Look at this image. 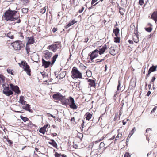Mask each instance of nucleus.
I'll return each mask as SVG.
<instances>
[{"instance_id":"obj_1","label":"nucleus","mask_w":157,"mask_h":157,"mask_svg":"<svg viewBox=\"0 0 157 157\" xmlns=\"http://www.w3.org/2000/svg\"><path fill=\"white\" fill-rule=\"evenodd\" d=\"M5 20L15 21L17 20L16 23H20L21 22L19 13L17 11L12 10L10 9L6 11L3 15Z\"/></svg>"},{"instance_id":"obj_61","label":"nucleus","mask_w":157,"mask_h":157,"mask_svg":"<svg viewBox=\"0 0 157 157\" xmlns=\"http://www.w3.org/2000/svg\"><path fill=\"white\" fill-rule=\"evenodd\" d=\"M58 30V29H57V28H54L53 29H52V32H53V33H55L56 31L57 30Z\"/></svg>"},{"instance_id":"obj_31","label":"nucleus","mask_w":157,"mask_h":157,"mask_svg":"<svg viewBox=\"0 0 157 157\" xmlns=\"http://www.w3.org/2000/svg\"><path fill=\"white\" fill-rule=\"evenodd\" d=\"M58 54L56 53L52 58L51 65H53L58 56Z\"/></svg>"},{"instance_id":"obj_15","label":"nucleus","mask_w":157,"mask_h":157,"mask_svg":"<svg viewBox=\"0 0 157 157\" xmlns=\"http://www.w3.org/2000/svg\"><path fill=\"white\" fill-rule=\"evenodd\" d=\"M157 68V65H156L155 66L154 65H152L149 69L148 74L146 76V79H147V76L148 77H149L150 76V73L152 72L155 71H156V69Z\"/></svg>"},{"instance_id":"obj_19","label":"nucleus","mask_w":157,"mask_h":157,"mask_svg":"<svg viewBox=\"0 0 157 157\" xmlns=\"http://www.w3.org/2000/svg\"><path fill=\"white\" fill-rule=\"evenodd\" d=\"M93 115V113L92 112H87L85 115V117L86 120L89 121L92 118Z\"/></svg>"},{"instance_id":"obj_52","label":"nucleus","mask_w":157,"mask_h":157,"mask_svg":"<svg viewBox=\"0 0 157 157\" xmlns=\"http://www.w3.org/2000/svg\"><path fill=\"white\" fill-rule=\"evenodd\" d=\"M22 1L24 5H25L29 2V0H22Z\"/></svg>"},{"instance_id":"obj_20","label":"nucleus","mask_w":157,"mask_h":157,"mask_svg":"<svg viewBox=\"0 0 157 157\" xmlns=\"http://www.w3.org/2000/svg\"><path fill=\"white\" fill-rule=\"evenodd\" d=\"M49 140L50 141L48 143L50 144L53 146L54 148H57L58 147L57 144L55 141L53 139H50Z\"/></svg>"},{"instance_id":"obj_59","label":"nucleus","mask_w":157,"mask_h":157,"mask_svg":"<svg viewBox=\"0 0 157 157\" xmlns=\"http://www.w3.org/2000/svg\"><path fill=\"white\" fill-rule=\"evenodd\" d=\"M106 135L105 137H104V136H103L101 139H99V140H98V141H96V142L97 143V142H98L102 140H103L104 139V138H105V137H106Z\"/></svg>"},{"instance_id":"obj_63","label":"nucleus","mask_w":157,"mask_h":157,"mask_svg":"<svg viewBox=\"0 0 157 157\" xmlns=\"http://www.w3.org/2000/svg\"><path fill=\"white\" fill-rule=\"evenodd\" d=\"M114 138L115 139V135L113 136L111 138H110L109 139V140H113Z\"/></svg>"},{"instance_id":"obj_4","label":"nucleus","mask_w":157,"mask_h":157,"mask_svg":"<svg viewBox=\"0 0 157 157\" xmlns=\"http://www.w3.org/2000/svg\"><path fill=\"white\" fill-rule=\"evenodd\" d=\"M11 45L15 50H19L23 48V44L20 40H17L11 43Z\"/></svg>"},{"instance_id":"obj_3","label":"nucleus","mask_w":157,"mask_h":157,"mask_svg":"<svg viewBox=\"0 0 157 157\" xmlns=\"http://www.w3.org/2000/svg\"><path fill=\"white\" fill-rule=\"evenodd\" d=\"M61 42H55L52 45L48 46L47 49L55 52L58 49L61 48Z\"/></svg>"},{"instance_id":"obj_16","label":"nucleus","mask_w":157,"mask_h":157,"mask_svg":"<svg viewBox=\"0 0 157 157\" xmlns=\"http://www.w3.org/2000/svg\"><path fill=\"white\" fill-rule=\"evenodd\" d=\"M117 135L115 139L114 142H115L117 140L121 139L122 136L123 132L121 131V129H118L117 130Z\"/></svg>"},{"instance_id":"obj_34","label":"nucleus","mask_w":157,"mask_h":157,"mask_svg":"<svg viewBox=\"0 0 157 157\" xmlns=\"http://www.w3.org/2000/svg\"><path fill=\"white\" fill-rule=\"evenodd\" d=\"M6 71L8 73L11 74L12 75H14V71L13 69H11L9 68H7L6 69Z\"/></svg>"},{"instance_id":"obj_49","label":"nucleus","mask_w":157,"mask_h":157,"mask_svg":"<svg viewBox=\"0 0 157 157\" xmlns=\"http://www.w3.org/2000/svg\"><path fill=\"white\" fill-rule=\"evenodd\" d=\"M155 34L154 33H151L147 36L148 39H150L152 37L155 36Z\"/></svg>"},{"instance_id":"obj_64","label":"nucleus","mask_w":157,"mask_h":157,"mask_svg":"<svg viewBox=\"0 0 157 157\" xmlns=\"http://www.w3.org/2000/svg\"><path fill=\"white\" fill-rule=\"evenodd\" d=\"M21 37H22L23 38H24V36H23V33L22 32H21L19 33Z\"/></svg>"},{"instance_id":"obj_37","label":"nucleus","mask_w":157,"mask_h":157,"mask_svg":"<svg viewBox=\"0 0 157 157\" xmlns=\"http://www.w3.org/2000/svg\"><path fill=\"white\" fill-rule=\"evenodd\" d=\"M114 41L116 43H118L120 42V37H119L118 36H116L114 38Z\"/></svg>"},{"instance_id":"obj_54","label":"nucleus","mask_w":157,"mask_h":157,"mask_svg":"<svg viewBox=\"0 0 157 157\" xmlns=\"http://www.w3.org/2000/svg\"><path fill=\"white\" fill-rule=\"evenodd\" d=\"M124 157H131V155L128 152H126L124 154Z\"/></svg>"},{"instance_id":"obj_58","label":"nucleus","mask_w":157,"mask_h":157,"mask_svg":"<svg viewBox=\"0 0 157 157\" xmlns=\"http://www.w3.org/2000/svg\"><path fill=\"white\" fill-rule=\"evenodd\" d=\"M131 136V135L129 134L126 140V142H128L129 141V139L130 138V137Z\"/></svg>"},{"instance_id":"obj_62","label":"nucleus","mask_w":157,"mask_h":157,"mask_svg":"<svg viewBox=\"0 0 157 157\" xmlns=\"http://www.w3.org/2000/svg\"><path fill=\"white\" fill-rule=\"evenodd\" d=\"M89 40V39L88 37L85 38L84 39V42L87 43L88 41Z\"/></svg>"},{"instance_id":"obj_50","label":"nucleus","mask_w":157,"mask_h":157,"mask_svg":"<svg viewBox=\"0 0 157 157\" xmlns=\"http://www.w3.org/2000/svg\"><path fill=\"white\" fill-rule=\"evenodd\" d=\"M105 59H103L101 60H100L99 59H97L96 60V63H97L98 64L99 63L104 61V60Z\"/></svg>"},{"instance_id":"obj_5","label":"nucleus","mask_w":157,"mask_h":157,"mask_svg":"<svg viewBox=\"0 0 157 157\" xmlns=\"http://www.w3.org/2000/svg\"><path fill=\"white\" fill-rule=\"evenodd\" d=\"M98 56V49H96L90 52L89 54V59L92 62H93L94 59Z\"/></svg>"},{"instance_id":"obj_42","label":"nucleus","mask_w":157,"mask_h":157,"mask_svg":"<svg viewBox=\"0 0 157 157\" xmlns=\"http://www.w3.org/2000/svg\"><path fill=\"white\" fill-rule=\"evenodd\" d=\"M46 7H44L43 8L40 9V13L42 14L44 13L46 11Z\"/></svg>"},{"instance_id":"obj_28","label":"nucleus","mask_w":157,"mask_h":157,"mask_svg":"<svg viewBox=\"0 0 157 157\" xmlns=\"http://www.w3.org/2000/svg\"><path fill=\"white\" fill-rule=\"evenodd\" d=\"M6 77L2 74H0V85L5 83Z\"/></svg>"},{"instance_id":"obj_2","label":"nucleus","mask_w":157,"mask_h":157,"mask_svg":"<svg viewBox=\"0 0 157 157\" xmlns=\"http://www.w3.org/2000/svg\"><path fill=\"white\" fill-rule=\"evenodd\" d=\"M71 75L74 79H82V73L78 70L75 67H74L73 68L71 72Z\"/></svg>"},{"instance_id":"obj_18","label":"nucleus","mask_w":157,"mask_h":157,"mask_svg":"<svg viewBox=\"0 0 157 157\" xmlns=\"http://www.w3.org/2000/svg\"><path fill=\"white\" fill-rule=\"evenodd\" d=\"M42 61L43 66L45 68H47L51 64L50 61H46L43 59H42Z\"/></svg>"},{"instance_id":"obj_57","label":"nucleus","mask_w":157,"mask_h":157,"mask_svg":"<svg viewBox=\"0 0 157 157\" xmlns=\"http://www.w3.org/2000/svg\"><path fill=\"white\" fill-rule=\"evenodd\" d=\"M71 26V23H70V22H69V23L67 24V25H66V26H65L64 27L66 29H67L68 27H70Z\"/></svg>"},{"instance_id":"obj_14","label":"nucleus","mask_w":157,"mask_h":157,"mask_svg":"<svg viewBox=\"0 0 157 157\" xmlns=\"http://www.w3.org/2000/svg\"><path fill=\"white\" fill-rule=\"evenodd\" d=\"M62 103V105H68L69 102V97L68 99H67L65 98V96H63L62 98L61 99L60 101Z\"/></svg>"},{"instance_id":"obj_17","label":"nucleus","mask_w":157,"mask_h":157,"mask_svg":"<svg viewBox=\"0 0 157 157\" xmlns=\"http://www.w3.org/2000/svg\"><path fill=\"white\" fill-rule=\"evenodd\" d=\"M23 70L29 76L31 75V69L29 65H26Z\"/></svg>"},{"instance_id":"obj_43","label":"nucleus","mask_w":157,"mask_h":157,"mask_svg":"<svg viewBox=\"0 0 157 157\" xmlns=\"http://www.w3.org/2000/svg\"><path fill=\"white\" fill-rule=\"evenodd\" d=\"M7 141L8 142V144L9 145L11 146H12V144H13V142L11 140H10L8 137V136H7Z\"/></svg>"},{"instance_id":"obj_6","label":"nucleus","mask_w":157,"mask_h":157,"mask_svg":"<svg viewBox=\"0 0 157 157\" xmlns=\"http://www.w3.org/2000/svg\"><path fill=\"white\" fill-rule=\"evenodd\" d=\"M109 43L107 42L103 46L99 49H98V53L100 55L104 54L105 52H107L106 51L109 48Z\"/></svg>"},{"instance_id":"obj_51","label":"nucleus","mask_w":157,"mask_h":157,"mask_svg":"<svg viewBox=\"0 0 157 157\" xmlns=\"http://www.w3.org/2000/svg\"><path fill=\"white\" fill-rule=\"evenodd\" d=\"M144 0H139V4L140 6H142L144 3Z\"/></svg>"},{"instance_id":"obj_39","label":"nucleus","mask_w":157,"mask_h":157,"mask_svg":"<svg viewBox=\"0 0 157 157\" xmlns=\"http://www.w3.org/2000/svg\"><path fill=\"white\" fill-rule=\"evenodd\" d=\"M25 49L27 53L29 54L30 52V47L29 45L28 44H26Z\"/></svg>"},{"instance_id":"obj_35","label":"nucleus","mask_w":157,"mask_h":157,"mask_svg":"<svg viewBox=\"0 0 157 157\" xmlns=\"http://www.w3.org/2000/svg\"><path fill=\"white\" fill-rule=\"evenodd\" d=\"M55 157H67L66 155L64 154L61 155L59 154L57 152H56L55 154Z\"/></svg>"},{"instance_id":"obj_60","label":"nucleus","mask_w":157,"mask_h":157,"mask_svg":"<svg viewBox=\"0 0 157 157\" xmlns=\"http://www.w3.org/2000/svg\"><path fill=\"white\" fill-rule=\"evenodd\" d=\"M97 1H98V0H92L91 2V5H93L95 2H96Z\"/></svg>"},{"instance_id":"obj_30","label":"nucleus","mask_w":157,"mask_h":157,"mask_svg":"<svg viewBox=\"0 0 157 157\" xmlns=\"http://www.w3.org/2000/svg\"><path fill=\"white\" fill-rule=\"evenodd\" d=\"M119 29L117 27L116 28L113 29V32L116 36H119Z\"/></svg>"},{"instance_id":"obj_47","label":"nucleus","mask_w":157,"mask_h":157,"mask_svg":"<svg viewBox=\"0 0 157 157\" xmlns=\"http://www.w3.org/2000/svg\"><path fill=\"white\" fill-rule=\"evenodd\" d=\"M105 146V144L103 142H101L100 144L99 148L101 149V148L104 147Z\"/></svg>"},{"instance_id":"obj_33","label":"nucleus","mask_w":157,"mask_h":157,"mask_svg":"<svg viewBox=\"0 0 157 157\" xmlns=\"http://www.w3.org/2000/svg\"><path fill=\"white\" fill-rule=\"evenodd\" d=\"M7 36L12 39H13L14 38L13 33L11 32H10L7 34Z\"/></svg>"},{"instance_id":"obj_32","label":"nucleus","mask_w":157,"mask_h":157,"mask_svg":"<svg viewBox=\"0 0 157 157\" xmlns=\"http://www.w3.org/2000/svg\"><path fill=\"white\" fill-rule=\"evenodd\" d=\"M132 36L133 40L135 42L137 43L139 41V38L138 35L134 33V34Z\"/></svg>"},{"instance_id":"obj_23","label":"nucleus","mask_w":157,"mask_h":157,"mask_svg":"<svg viewBox=\"0 0 157 157\" xmlns=\"http://www.w3.org/2000/svg\"><path fill=\"white\" fill-rule=\"evenodd\" d=\"M147 26L148 27H145V30L148 32H151L152 30V25L150 23H148L147 24Z\"/></svg>"},{"instance_id":"obj_25","label":"nucleus","mask_w":157,"mask_h":157,"mask_svg":"<svg viewBox=\"0 0 157 157\" xmlns=\"http://www.w3.org/2000/svg\"><path fill=\"white\" fill-rule=\"evenodd\" d=\"M88 82H89V84L90 87H95L96 86L95 82L94 80L88 79Z\"/></svg>"},{"instance_id":"obj_11","label":"nucleus","mask_w":157,"mask_h":157,"mask_svg":"<svg viewBox=\"0 0 157 157\" xmlns=\"http://www.w3.org/2000/svg\"><path fill=\"white\" fill-rule=\"evenodd\" d=\"M49 127L50 125L48 124H47L44 125L43 127H41L39 130V131L40 133L44 135L45 134V132L47 131L46 130L47 129L49 128Z\"/></svg>"},{"instance_id":"obj_38","label":"nucleus","mask_w":157,"mask_h":157,"mask_svg":"<svg viewBox=\"0 0 157 157\" xmlns=\"http://www.w3.org/2000/svg\"><path fill=\"white\" fill-rule=\"evenodd\" d=\"M20 118L24 122H25L29 120V119L27 117H24L22 115L20 116Z\"/></svg>"},{"instance_id":"obj_45","label":"nucleus","mask_w":157,"mask_h":157,"mask_svg":"<svg viewBox=\"0 0 157 157\" xmlns=\"http://www.w3.org/2000/svg\"><path fill=\"white\" fill-rule=\"evenodd\" d=\"M121 84V81L120 80H119L118 82V86L117 88V91L119 90H120Z\"/></svg>"},{"instance_id":"obj_48","label":"nucleus","mask_w":157,"mask_h":157,"mask_svg":"<svg viewBox=\"0 0 157 157\" xmlns=\"http://www.w3.org/2000/svg\"><path fill=\"white\" fill-rule=\"evenodd\" d=\"M157 108V106H155L151 112V114H152L154 113Z\"/></svg>"},{"instance_id":"obj_29","label":"nucleus","mask_w":157,"mask_h":157,"mask_svg":"<svg viewBox=\"0 0 157 157\" xmlns=\"http://www.w3.org/2000/svg\"><path fill=\"white\" fill-rule=\"evenodd\" d=\"M30 105L29 104H25V106L22 107V108L26 111H29V112H31L32 111V109H30Z\"/></svg>"},{"instance_id":"obj_7","label":"nucleus","mask_w":157,"mask_h":157,"mask_svg":"<svg viewBox=\"0 0 157 157\" xmlns=\"http://www.w3.org/2000/svg\"><path fill=\"white\" fill-rule=\"evenodd\" d=\"M68 105L70 108L73 110L76 109L78 108V106L75 103L74 99L71 96L69 97Z\"/></svg>"},{"instance_id":"obj_55","label":"nucleus","mask_w":157,"mask_h":157,"mask_svg":"<svg viewBox=\"0 0 157 157\" xmlns=\"http://www.w3.org/2000/svg\"><path fill=\"white\" fill-rule=\"evenodd\" d=\"M155 79H156V78H155V76L153 77H152L151 80V81L150 82L151 83V82L153 83L154 82V81L155 80Z\"/></svg>"},{"instance_id":"obj_27","label":"nucleus","mask_w":157,"mask_h":157,"mask_svg":"<svg viewBox=\"0 0 157 157\" xmlns=\"http://www.w3.org/2000/svg\"><path fill=\"white\" fill-rule=\"evenodd\" d=\"M35 42L34 38L33 37H28V40L27 43L28 44H33Z\"/></svg>"},{"instance_id":"obj_13","label":"nucleus","mask_w":157,"mask_h":157,"mask_svg":"<svg viewBox=\"0 0 157 157\" xmlns=\"http://www.w3.org/2000/svg\"><path fill=\"white\" fill-rule=\"evenodd\" d=\"M63 96L59 93L54 94L52 96L53 98L55 100L59 101L62 98Z\"/></svg>"},{"instance_id":"obj_41","label":"nucleus","mask_w":157,"mask_h":157,"mask_svg":"<svg viewBox=\"0 0 157 157\" xmlns=\"http://www.w3.org/2000/svg\"><path fill=\"white\" fill-rule=\"evenodd\" d=\"M22 12L24 13H27L28 10V9L26 8H23L21 9Z\"/></svg>"},{"instance_id":"obj_40","label":"nucleus","mask_w":157,"mask_h":157,"mask_svg":"<svg viewBox=\"0 0 157 157\" xmlns=\"http://www.w3.org/2000/svg\"><path fill=\"white\" fill-rule=\"evenodd\" d=\"M70 121L72 124L74 125H75L76 124V123L75 121V118L74 117L71 118L70 120Z\"/></svg>"},{"instance_id":"obj_21","label":"nucleus","mask_w":157,"mask_h":157,"mask_svg":"<svg viewBox=\"0 0 157 157\" xmlns=\"http://www.w3.org/2000/svg\"><path fill=\"white\" fill-rule=\"evenodd\" d=\"M151 131L152 129L151 128H148L146 130L145 135L146 136L147 140L149 138V136H151Z\"/></svg>"},{"instance_id":"obj_24","label":"nucleus","mask_w":157,"mask_h":157,"mask_svg":"<svg viewBox=\"0 0 157 157\" xmlns=\"http://www.w3.org/2000/svg\"><path fill=\"white\" fill-rule=\"evenodd\" d=\"M18 64L19 66L23 69L28 65L26 61H21V63H18Z\"/></svg>"},{"instance_id":"obj_10","label":"nucleus","mask_w":157,"mask_h":157,"mask_svg":"<svg viewBox=\"0 0 157 157\" xmlns=\"http://www.w3.org/2000/svg\"><path fill=\"white\" fill-rule=\"evenodd\" d=\"M9 89V86L7 87H4V90L3 91V93L7 96H10L13 94V92L12 91L10 90Z\"/></svg>"},{"instance_id":"obj_22","label":"nucleus","mask_w":157,"mask_h":157,"mask_svg":"<svg viewBox=\"0 0 157 157\" xmlns=\"http://www.w3.org/2000/svg\"><path fill=\"white\" fill-rule=\"evenodd\" d=\"M151 18L156 22L157 21V11H154L151 15Z\"/></svg>"},{"instance_id":"obj_9","label":"nucleus","mask_w":157,"mask_h":157,"mask_svg":"<svg viewBox=\"0 0 157 157\" xmlns=\"http://www.w3.org/2000/svg\"><path fill=\"white\" fill-rule=\"evenodd\" d=\"M10 86L11 90L17 94H20L21 91L18 86H14L12 83L10 84Z\"/></svg>"},{"instance_id":"obj_36","label":"nucleus","mask_w":157,"mask_h":157,"mask_svg":"<svg viewBox=\"0 0 157 157\" xmlns=\"http://www.w3.org/2000/svg\"><path fill=\"white\" fill-rule=\"evenodd\" d=\"M125 11V9L122 8H119V13L120 14L123 15Z\"/></svg>"},{"instance_id":"obj_8","label":"nucleus","mask_w":157,"mask_h":157,"mask_svg":"<svg viewBox=\"0 0 157 157\" xmlns=\"http://www.w3.org/2000/svg\"><path fill=\"white\" fill-rule=\"evenodd\" d=\"M119 52L118 48L116 46H112L109 48V53L113 56L117 54Z\"/></svg>"},{"instance_id":"obj_44","label":"nucleus","mask_w":157,"mask_h":157,"mask_svg":"<svg viewBox=\"0 0 157 157\" xmlns=\"http://www.w3.org/2000/svg\"><path fill=\"white\" fill-rule=\"evenodd\" d=\"M86 75L88 77H90L91 76V71L90 70L87 71L86 72Z\"/></svg>"},{"instance_id":"obj_12","label":"nucleus","mask_w":157,"mask_h":157,"mask_svg":"<svg viewBox=\"0 0 157 157\" xmlns=\"http://www.w3.org/2000/svg\"><path fill=\"white\" fill-rule=\"evenodd\" d=\"M52 52H49L48 50L45 51L44 53V56L45 59L46 60H48L50 59L52 55Z\"/></svg>"},{"instance_id":"obj_26","label":"nucleus","mask_w":157,"mask_h":157,"mask_svg":"<svg viewBox=\"0 0 157 157\" xmlns=\"http://www.w3.org/2000/svg\"><path fill=\"white\" fill-rule=\"evenodd\" d=\"M19 102L21 103L22 105H25L26 103V101L24 100V97L23 96L20 97V99L19 101Z\"/></svg>"},{"instance_id":"obj_53","label":"nucleus","mask_w":157,"mask_h":157,"mask_svg":"<svg viewBox=\"0 0 157 157\" xmlns=\"http://www.w3.org/2000/svg\"><path fill=\"white\" fill-rule=\"evenodd\" d=\"M77 21H75V20H73L72 21L69 22L70 23H71V25H73L75 23H77Z\"/></svg>"},{"instance_id":"obj_46","label":"nucleus","mask_w":157,"mask_h":157,"mask_svg":"<svg viewBox=\"0 0 157 157\" xmlns=\"http://www.w3.org/2000/svg\"><path fill=\"white\" fill-rule=\"evenodd\" d=\"M136 130V129L135 127H134L133 129L129 133V134L132 136L134 133L135 131Z\"/></svg>"},{"instance_id":"obj_56","label":"nucleus","mask_w":157,"mask_h":157,"mask_svg":"<svg viewBox=\"0 0 157 157\" xmlns=\"http://www.w3.org/2000/svg\"><path fill=\"white\" fill-rule=\"evenodd\" d=\"M84 10V8L83 7H82V8L81 9L79 10H78V12L79 13H82L83 11Z\"/></svg>"}]
</instances>
